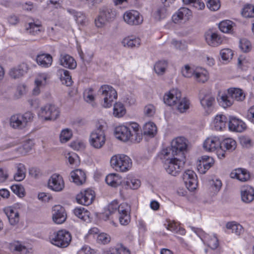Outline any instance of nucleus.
<instances>
[{"label":"nucleus","mask_w":254,"mask_h":254,"mask_svg":"<svg viewBox=\"0 0 254 254\" xmlns=\"http://www.w3.org/2000/svg\"><path fill=\"white\" fill-rule=\"evenodd\" d=\"M123 184L128 188L136 190L139 188L141 182L139 180L129 175L127 176L126 180L124 181Z\"/></svg>","instance_id":"e433bc0d"},{"label":"nucleus","mask_w":254,"mask_h":254,"mask_svg":"<svg viewBox=\"0 0 254 254\" xmlns=\"http://www.w3.org/2000/svg\"><path fill=\"white\" fill-rule=\"evenodd\" d=\"M97 240L99 243L106 244L110 242L111 237L108 234L103 233L98 236Z\"/></svg>","instance_id":"052dcab7"},{"label":"nucleus","mask_w":254,"mask_h":254,"mask_svg":"<svg viewBox=\"0 0 254 254\" xmlns=\"http://www.w3.org/2000/svg\"><path fill=\"white\" fill-rule=\"evenodd\" d=\"M213 159L208 156H202L197 165V169L200 174H205L214 164Z\"/></svg>","instance_id":"5701e85b"},{"label":"nucleus","mask_w":254,"mask_h":254,"mask_svg":"<svg viewBox=\"0 0 254 254\" xmlns=\"http://www.w3.org/2000/svg\"><path fill=\"white\" fill-rule=\"evenodd\" d=\"M116 15V11L112 6L108 5L102 7L98 17L95 20L96 26L98 28L103 27L108 23L113 21Z\"/></svg>","instance_id":"20e7f679"},{"label":"nucleus","mask_w":254,"mask_h":254,"mask_svg":"<svg viewBox=\"0 0 254 254\" xmlns=\"http://www.w3.org/2000/svg\"><path fill=\"white\" fill-rule=\"evenodd\" d=\"M48 187L55 191H62L64 187V183L62 177L58 174H53L49 179Z\"/></svg>","instance_id":"f8f14e48"},{"label":"nucleus","mask_w":254,"mask_h":254,"mask_svg":"<svg viewBox=\"0 0 254 254\" xmlns=\"http://www.w3.org/2000/svg\"><path fill=\"white\" fill-rule=\"evenodd\" d=\"M105 181L112 187H116L122 183V178L116 174H110L107 176Z\"/></svg>","instance_id":"4c0bfd02"},{"label":"nucleus","mask_w":254,"mask_h":254,"mask_svg":"<svg viewBox=\"0 0 254 254\" xmlns=\"http://www.w3.org/2000/svg\"><path fill=\"white\" fill-rule=\"evenodd\" d=\"M28 70V66L25 63H22L17 67L11 68L9 72L10 76L14 79L22 76Z\"/></svg>","instance_id":"c85d7f7f"},{"label":"nucleus","mask_w":254,"mask_h":254,"mask_svg":"<svg viewBox=\"0 0 254 254\" xmlns=\"http://www.w3.org/2000/svg\"><path fill=\"white\" fill-rule=\"evenodd\" d=\"M177 104V109L181 113L185 112L190 106L189 101L185 98L182 99L181 98Z\"/></svg>","instance_id":"603ef678"},{"label":"nucleus","mask_w":254,"mask_h":254,"mask_svg":"<svg viewBox=\"0 0 254 254\" xmlns=\"http://www.w3.org/2000/svg\"><path fill=\"white\" fill-rule=\"evenodd\" d=\"M50 239L52 244L60 248H66L71 242V236L69 232L62 230L54 233Z\"/></svg>","instance_id":"0eeeda50"},{"label":"nucleus","mask_w":254,"mask_h":254,"mask_svg":"<svg viewBox=\"0 0 254 254\" xmlns=\"http://www.w3.org/2000/svg\"><path fill=\"white\" fill-rule=\"evenodd\" d=\"M130 206L126 203H123L119 205L118 211L119 215H122V214H126L129 213Z\"/></svg>","instance_id":"13d9d810"},{"label":"nucleus","mask_w":254,"mask_h":254,"mask_svg":"<svg viewBox=\"0 0 254 254\" xmlns=\"http://www.w3.org/2000/svg\"><path fill=\"white\" fill-rule=\"evenodd\" d=\"M36 61L42 67H48L52 65L53 58L50 54H42L37 56Z\"/></svg>","instance_id":"72a5a7b5"},{"label":"nucleus","mask_w":254,"mask_h":254,"mask_svg":"<svg viewBox=\"0 0 254 254\" xmlns=\"http://www.w3.org/2000/svg\"><path fill=\"white\" fill-rule=\"evenodd\" d=\"M34 145L33 140L28 139L23 143V144L16 149V151L21 155H25L29 152Z\"/></svg>","instance_id":"58836bf2"},{"label":"nucleus","mask_w":254,"mask_h":254,"mask_svg":"<svg viewBox=\"0 0 254 254\" xmlns=\"http://www.w3.org/2000/svg\"><path fill=\"white\" fill-rule=\"evenodd\" d=\"M33 114L31 112H27L24 114H15L10 119V126L13 128L22 129L24 128L28 122H31Z\"/></svg>","instance_id":"1a4fd4ad"},{"label":"nucleus","mask_w":254,"mask_h":254,"mask_svg":"<svg viewBox=\"0 0 254 254\" xmlns=\"http://www.w3.org/2000/svg\"><path fill=\"white\" fill-rule=\"evenodd\" d=\"M140 39L133 36L126 37L122 42V44L124 47L128 48L138 47L140 45Z\"/></svg>","instance_id":"ea45409f"},{"label":"nucleus","mask_w":254,"mask_h":254,"mask_svg":"<svg viewBox=\"0 0 254 254\" xmlns=\"http://www.w3.org/2000/svg\"><path fill=\"white\" fill-rule=\"evenodd\" d=\"M226 228L232 230V232L235 233L237 235H240L244 232L242 225L236 223L235 222H228L226 224Z\"/></svg>","instance_id":"a18cd8bd"},{"label":"nucleus","mask_w":254,"mask_h":254,"mask_svg":"<svg viewBox=\"0 0 254 254\" xmlns=\"http://www.w3.org/2000/svg\"><path fill=\"white\" fill-rule=\"evenodd\" d=\"M11 190L19 196H24V188L19 185H13L11 187Z\"/></svg>","instance_id":"69168bd1"},{"label":"nucleus","mask_w":254,"mask_h":254,"mask_svg":"<svg viewBox=\"0 0 254 254\" xmlns=\"http://www.w3.org/2000/svg\"><path fill=\"white\" fill-rule=\"evenodd\" d=\"M72 135L71 130L66 128L63 129L60 134V140L62 143H65L68 141Z\"/></svg>","instance_id":"5fc2aeb1"},{"label":"nucleus","mask_w":254,"mask_h":254,"mask_svg":"<svg viewBox=\"0 0 254 254\" xmlns=\"http://www.w3.org/2000/svg\"><path fill=\"white\" fill-rule=\"evenodd\" d=\"M58 107L52 104H48L41 108L39 116L45 121L57 119L60 116Z\"/></svg>","instance_id":"9b49d317"},{"label":"nucleus","mask_w":254,"mask_h":254,"mask_svg":"<svg viewBox=\"0 0 254 254\" xmlns=\"http://www.w3.org/2000/svg\"><path fill=\"white\" fill-rule=\"evenodd\" d=\"M93 91V89L91 88H89L85 90L83 96L86 102H90L94 100Z\"/></svg>","instance_id":"680f3d73"},{"label":"nucleus","mask_w":254,"mask_h":254,"mask_svg":"<svg viewBox=\"0 0 254 254\" xmlns=\"http://www.w3.org/2000/svg\"><path fill=\"white\" fill-rule=\"evenodd\" d=\"M240 141L244 147L249 148L252 146V140L248 137L242 136L240 137Z\"/></svg>","instance_id":"774afa93"},{"label":"nucleus","mask_w":254,"mask_h":254,"mask_svg":"<svg viewBox=\"0 0 254 254\" xmlns=\"http://www.w3.org/2000/svg\"><path fill=\"white\" fill-rule=\"evenodd\" d=\"M183 75L187 78L193 76L198 82L204 83L208 79V73L206 70L202 68L190 67L189 65H186L182 69Z\"/></svg>","instance_id":"423d86ee"},{"label":"nucleus","mask_w":254,"mask_h":254,"mask_svg":"<svg viewBox=\"0 0 254 254\" xmlns=\"http://www.w3.org/2000/svg\"><path fill=\"white\" fill-rule=\"evenodd\" d=\"M119 219L121 225H127L130 222V215L129 213L119 215Z\"/></svg>","instance_id":"338daca9"},{"label":"nucleus","mask_w":254,"mask_h":254,"mask_svg":"<svg viewBox=\"0 0 254 254\" xmlns=\"http://www.w3.org/2000/svg\"><path fill=\"white\" fill-rule=\"evenodd\" d=\"M41 25L39 24H35L30 22L26 28L27 32L31 35H36L41 32Z\"/></svg>","instance_id":"8fccbe9b"},{"label":"nucleus","mask_w":254,"mask_h":254,"mask_svg":"<svg viewBox=\"0 0 254 254\" xmlns=\"http://www.w3.org/2000/svg\"><path fill=\"white\" fill-rule=\"evenodd\" d=\"M60 71L61 76V80L63 84L67 86L71 85L72 81L69 72L65 69H61Z\"/></svg>","instance_id":"de8ad7c7"},{"label":"nucleus","mask_w":254,"mask_h":254,"mask_svg":"<svg viewBox=\"0 0 254 254\" xmlns=\"http://www.w3.org/2000/svg\"><path fill=\"white\" fill-rule=\"evenodd\" d=\"M159 157L164 162V167L166 172L173 176L179 174L185 163L184 158L165 155L162 152H160Z\"/></svg>","instance_id":"f257e3e1"},{"label":"nucleus","mask_w":254,"mask_h":254,"mask_svg":"<svg viewBox=\"0 0 254 254\" xmlns=\"http://www.w3.org/2000/svg\"><path fill=\"white\" fill-rule=\"evenodd\" d=\"M16 172L14 175V179L15 181L20 182L23 180L26 177V168L25 166L22 163L16 165Z\"/></svg>","instance_id":"f704fd0d"},{"label":"nucleus","mask_w":254,"mask_h":254,"mask_svg":"<svg viewBox=\"0 0 254 254\" xmlns=\"http://www.w3.org/2000/svg\"><path fill=\"white\" fill-rule=\"evenodd\" d=\"M126 113V110L123 104L116 103L114 106L113 114L115 117L120 118L123 116Z\"/></svg>","instance_id":"3c124183"},{"label":"nucleus","mask_w":254,"mask_h":254,"mask_svg":"<svg viewBox=\"0 0 254 254\" xmlns=\"http://www.w3.org/2000/svg\"><path fill=\"white\" fill-rule=\"evenodd\" d=\"M184 181L187 189L190 191H193L197 187V176L192 170H188L183 174Z\"/></svg>","instance_id":"dca6fc26"},{"label":"nucleus","mask_w":254,"mask_h":254,"mask_svg":"<svg viewBox=\"0 0 254 254\" xmlns=\"http://www.w3.org/2000/svg\"><path fill=\"white\" fill-rule=\"evenodd\" d=\"M199 99L202 107L207 114H209L212 111L215 103L214 97L210 93L205 94L201 93Z\"/></svg>","instance_id":"a211bd4d"},{"label":"nucleus","mask_w":254,"mask_h":254,"mask_svg":"<svg viewBox=\"0 0 254 254\" xmlns=\"http://www.w3.org/2000/svg\"><path fill=\"white\" fill-rule=\"evenodd\" d=\"M241 14L246 18L254 17V5L251 4L245 5L242 9Z\"/></svg>","instance_id":"49530a36"},{"label":"nucleus","mask_w":254,"mask_h":254,"mask_svg":"<svg viewBox=\"0 0 254 254\" xmlns=\"http://www.w3.org/2000/svg\"><path fill=\"white\" fill-rule=\"evenodd\" d=\"M234 23L230 20H225L221 22L219 25L220 30L223 33H231L233 31Z\"/></svg>","instance_id":"c03bdc74"},{"label":"nucleus","mask_w":254,"mask_h":254,"mask_svg":"<svg viewBox=\"0 0 254 254\" xmlns=\"http://www.w3.org/2000/svg\"><path fill=\"white\" fill-rule=\"evenodd\" d=\"M221 141L217 136L208 137L203 143L204 148L209 151L217 152L220 148Z\"/></svg>","instance_id":"a878e982"},{"label":"nucleus","mask_w":254,"mask_h":254,"mask_svg":"<svg viewBox=\"0 0 254 254\" xmlns=\"http://www.w3.org/2000/svg\"><path fill=\"white\" fill-rule=\"evenodd\" d=\"M131 130L126 126H119L116 127L115 134L116 137L123 141L126 142L129 140L131 141L132 137Z\"/></svg>","instance_id":"aec40b11"},{"label":"nucleus","mask_w":254,"mask_h":254,"mask_svg":"<svg viewBox=\"0 0 254 254\" xmlns=\"http://www.w3.org/2000/svg\"><path fill=\"white\" fill-rule=\"evenodd\" d=\"M205 38L207 43L212 47H217L223 42V39L218 34L211 31L206 32Z\"/></svg>","instance_id":"cd10ccee"},{"label":"nucleus","mask_w":254,"mask_h":254,"mask_svg":"<svg viewBox=\"0 0 254 254\" xmlns=\"http://www.w3.org/2000/svg\"><path fill=\"white\" fill-rule=\"evenodd\" d=\"M191 14V11L189 8L181 7L172 16V20L175 23H180L182 20H188Z\"/></svg>","instance_id":"4be33fe9"},{"label":"nucleus","mask_w":254,"mask_h":254,"mask_svg":"<svg viewBox=\"0 0 254 254\" xmlns=\"http://www.w3.org/2000/svg\"><path fill=\"white\" fill-rule=\"evenodd\" d=\"M89 141L90 145L96 149H100L104 146L106 141V136L103 126L100 125L91 133Z\"/></svg>","instance_id":"6e6552de"},{"label":"nucleus","mask_w":254,"mask_h":254,"mask_svg":"<svg viewBox=\"0 0 254 254\" xmlns=\"http://www.w3.org/2000/svg\"><path fill=\"white\" fill-rule=\"evenodd\" d=\"M112 167L118 172H125L132 166L131 159L125 154H117L113 156L110 159Z\"/></svg>","instance_id":"39448f33"},{"label":"nucleus","mask_w":254,"mask_h":254,"mask_svg":"<svg viewBox=\"0 0 254 254\" xmlns=\"http://www.w3.org/2000/svg\"><path fill=\"white\" fill-rule=\"evenodd\" d=\"M67 11L73 15L75 20L80 25H84L86 22V17L84 14L81 12H78L72 9H67Z\"/></svg>","instance_id":"79ce46f5"},{"label":"nucleus","mask_w":254,"mask_h":254,"mask_svg":"<svg viewBox=\"0 0 254 254\" xmlns=\"http://www.w3.org/2000/svg\"><path fill=\"white\" fill-rule=\"evenodd\" d=\"M143 131L144 135L153 137L157 132V127L154 123L149 122L144 125Z\"/></svg>","instance_id":"a19ab883"},{"label":"nucleus","mask_w":254,"mask_h":254,"mask_svg":"<svg viewBox=\"0 0 254 254\" xmlns=\"http://www.w3.org/2000/svg\"><path fill=\"white\" fill-rule=\"evenodd\" d=\"M171 44L177 50H185L187 46L185 42H182V41H177L173 40L171 42Z\"/></svg>","instance_id":"0e129e2a"},{"label":"nucleus","mask_w":254,"mask_h":254,"mask_svg":"<svg viewBox=\"0 0 254 254\" xmlns=\"http://www.w3.org/2000/svg\"><path fill=\"white\" fill-rule=\"evenodd\" d=\"M124 19L130 25H138L143 22L142 16L137 11L133 10L126 11L124 14Z\"/></svg>","instance_id":"4468645a"},{"label":"nucleus","mask_w":254,"mask_h":254,"mask_svg":"<svg viewBox=\"0 0 254 254\" xmlns=\"http://www.w3.org/2000/svg\"><path fill=\"white\" fill-rule=\"evenodd\" d=\"M49 78L50 76L47 73L38 74L35 79V87L33 89V94L34 95H39L41 92V89L48 84Z\"/></svg>","instance_id":"f3484780"},{"label":"nucleus","mask_w":254,"mask_h":254,"mask_svg":"<svg viewBox=\"0 0 254 254\" xmlns=\"http://www.w3.org/2000/svg\"><path fill=\"white\" fill-rule=\"evenodd\" d=\"M156 109L155 107L152 104L146 105L144 108V115L148 117L154 116L155 113Z\"/></svg>","instance_id":"bf43d9fd"},{"label":"nucleus","mask_w":254,"mask_h":254,"mask_svg":"<svg viewBox=\"0 0 254 254\" xmlns=\"http://www.w3.org/2000/svg\"><path fill=\"white\" fill-rule=\"evenodd\" d=\"M53 221L58 224H62L66 219V214L64 208L60 205H55L52 210Z\"/></svg>","instance_id":"412c9836"},{"label":"nucleus","mask_w":254,"mask_h":254,"mask_svg":"<svg viewBox=\"0 0 254 254\" xmlns=\"http://www.w3.org/2000/svg\"><path fill=\"white\" fill-rule=\"evenodd\" d=\"M70 175L73 182L77 185H81L85 182L86 174L81 169H76L72 171Z\"/></svg>","instance_id":"2f4dec72"},{"label":"nucleus","mask_w":254,"mask_h":254,"mask_svg":"<svg viewBox=\"0 0 254 254\" xmlns=\"http://www.w3.org/2000/svg\"><path fill=\"white\" fill-rule=\"evenodd\" d=\"M181 93L178 89H173L164 96V102L168 106H172L177 105L181 98Z\"/></svg>","instance_id":"6ab92c4d"},{"label":"nucleus","mask_w":254,"mask_h":254,"mask_svg":"<svg viewBox=\"0 0 254 254\" xmlns=\"http://www.w3.org/2000/svg\"><path fill=\"white\" fill-rule=\"evenodd\" d=\"M236 142L232 138H226L221 142L220 148L217 151L219 158L223 159L225 157V151H232L236 148Z\"/></svg>","instance_id":"2eb2a0df"},{"label":"nucleus","mask_w":254,"mask_h":254,"mask_svg":"<svg viewBox=\"0 0 254 254\" xmlns=\"http://www.w3.org/2000/svg\"><path fill=\"white\" fill-rule=\"evenodd\" d=\"M220 54L224 61H229L232 59L233 52L230 49H224L221 50Z\"/></svg>","instance_id":"4d7b16f0"},{"label":"nucleus","mask_w":254,"mask_h":254,"mask_svg":"<svg viewBox=\"0 0 254 254\" xmlns=\"http://www.w3.org/2000/svg\"><path fill=\"white\" fill-rule=\"evenodd\" d=\"M73 212L76 216L84 221L89 218V212L83 207H76Z\"/></svg>","instance_id":"37998d69"},{"label":"nucleus","mask_w":254,"mask_h":254,"mask_svg":"<svg viewBox=\"0 0 254 254\" xmlns=\"http://www.w3.org/2000/svg\"><path fill=\"white\" fill-rule=\"evenodd\" d=\"M207 245L211 249L215 250L219 246L218 239L215 235L213 236L207 241Z\"/></svg>","instance_id":"e2e57ef3"},{"label":"nucleus","mask_w":254,"mask_h":254,"mask_svg":"<svg viewBox=\"0 0 254 254\" xmlns=\"http://www.w3.org/2000/svg\"><path fill=\"white\" fill-rule=\"evenodd\" d=\"M241 198L245 203L251 202L254 199V190L251 187L248 186L243 188L241 190Z\"/></svg>","instance_id":"473e14b6"},{"label":"nucleus","mask_w":254,"mask_h":254,"mask_svg":"<svg viewBox=\"0 0 254 254\" xmlns=\"http://www.w3.org/2000/svg\"><path fill=\"white\" fill-rule=\"evenodd\" d=\"M228 127L230 130L237 132H242L246 128V125L243 121L233 116L229 117Z\"/></svg>","instance_id":"393cba45"},{"label":"nucleus","mask_w":254,"mask_h":254,"mask_svg":"<svg viewBox=\"0 0 254 254\" xmlns=\"http://www.w3.org/2000/svg\"><path fill=\"white\" fill-rule=\"evenodd\" d=\"M59 63L62 66L71 69H73L77 66L75 60L70 55L62 53L59 58Z\"/></svg>","instance_id":"b1692460"},{"label":"nucleus","mask_w":254,"mask_h":254,"mask_svg":"<svg viewBox=\"0 0 254 254\" xmlns=\"http://www.w3.org/2000/svg\"><path fill=\"white\" fill-rule=\"evenodd\" d=\"M227 119L224 115H217L213 121L214 127L217 130H221L226 127Z\"/></svg>","instance_id":"c9c22d12"},{"label":"nucleus","mask_w":254,"mask_h":254,"mask_svg":"<svg viewBox=\"0 0 254 254\" xmlns=\"http://www.w3.org/2000/svg\"><path fill=\"white\" fill-rule=\"evenodd\" d=\"M233 179H237L241 182H246L250 178L249 173L246 170L242 168L235 169L230 174Z\"/></svg>","instance_id":"c756f323"},{"label":"nucleus","mask_w":254,"mask_h":254,"mask_svg":"<svg viewBox=\"0 0 254 254\" xmlns=\"http://www.w3.org/2000/svg\"><path fill=\"white\" fill-rule=\"evenodd\" d=\"M239 47L241 50L245 53L249 52L252 49L251 42L246 39L240 40Z\"/></svg>","instance_id":"864d4df0"},{"label":"nucleus","mask_w":254,"mask_h":254,"mask_svg":"<svg viewBox=\"0 0 254 254\" xmlns=\"http://www.w3.org/2000/svg\"><path fill=\"white\" fill-rule=\"evenodd\" d=\"M167 65L166 61H160L155 64L154 69L157 74L162 75L165 73Z\"/></svg>","instance_id":"09e8293b"},{"label":"nucleus","mask_w":254,"mask_h":254,"mask_svg":"<svg viewBox=\"0 0 254 254\" xmlns=\"http://www.w3.org/2000/svg\"><path fill=\"white\" fill-rule=\"evenodd\" d=\"M98 92L104 97L103 106L105 108L110 107L114 100L117 98V91L110 85H102L99 89Z\"/></svg>","instance_id":"9d476101"},{"label":"nucleus","mask_w":254,"mask_h":254,"mask_svg":"<svg viewBox=\"0 0 254 254\" xmlns=\"http://www.w3.org/2000/svg\"><path fill=\"white\" fill-rule=\"evenodd\" d=\"M94 198V191L90 189L81 191L76 196V201L78 203L87 206L92 203Z\"/></svg>","instance_id":"ddd939ff"},{"label":"nucleus","mask_w":254,"mask_h":254,"mask_svg":"<svg viewBox=\"0 0 254 254\" xmlns=\"http://www.w3.org/2000/svg\"><path fill=\"white\" fill-rule=\"evenodd\" d=\"M246 95L243 91L237 88H231L228 90L227 95L220 96L218 99L220 106L224 108L231 106L234 101L238 102L243 101Z\"/></svg>","instance_id":"f03ea898"},{"label":"nucleus","mask_w":254,"mask_h":254,"mask_svg":"<svg viewBox=\"0 0 254 254\" xmlns=\"http://www.w3.org/2000/svg\"><path fill=\"white\" fill-rule=\"evenodd\" d=\"M207 7L212 11H216L220 7L219 0H205Z\"/></svg>","instance_id":"6e6d98bb"},{"label":"nucleus","mask_w":254,"mask_h":254,"mask_svg":"<svg viewBox=\"0 0 254 254\" xmlns=\"http://www.w3.org/2000/svg\"><path fill=\"white\" fill-rule=\"evenodd\" d=\"M187 148V140L183 137H177L171 142V147H167L161 150L165 155L174 156H180V158L185 159L184 151Z\"/></svg>","instance_id":"7ed1b4c3"},{"label":"nucleus","mask_w":254,"mask_h":254,"mask_svg":"<svg viewBox=\"0 0 254 254\" xmlns=\"http://www.w3.org/2000/svg\"><path fill=\"white\" fill-rule=\"evenodd\" d=\"M3 211L11 225H15L19 222V213L15 208L12 206H9L4 208Z\"/></svg>","instance_id":"bb28decb"},{"label":"nucleus","mask_w":254,"mask_h":254,"mask_svg":"<svg viewBox=\"0 0 254 254\" xmlns=\"http://www.w3.org/2000/svg\"><path fill=\"white\" fill-rule=\"evenodd\" d=\"M127 127L129 128V130H131L132 132L131 141L136 143L139 142L142 139V135L139 125L136 123H132Z\"/></svg>","instance_id":"7c9ffc66"}]
</instances>
